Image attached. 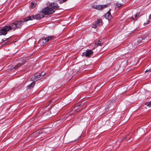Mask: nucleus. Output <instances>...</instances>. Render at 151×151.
I'll list each match as a JSON object with an SVG mask.
<instances>
[{"instance_id": "obj_16", "label": "nucleus", "mask_w": 151, "mask_h": 151, "mask_svg": "<svg viewBox=\"0 0 151 151\" xmlns=\"http://www.w3.org/2000/svg\"><path fill=\"white\" fill-rule=\"evenodd\" d=\"M39 131L37 130V131L35 132H34L31 135V136H35V137H37V136H38L39 135Z\"/></svg>"}, {"instance_id": "obj_27", "label": "nucleus", "mask_w": 151, "mask_h": 151, "mask_svg": "<svg viewBox=\"0 0 151 151\" xmlns=\"http://www.w3.org/2000/svg\"><path fill=\"white\" fill-rule=\"evenodd\" d=\"M139 13H137L135 15V18H136L137 17V16L139 15Z\"/></svg>"}, {"instance_id": "obj_3", "label": "nucleus", "mask_w": 151, "mask_h": 151, "mask_svg": "<svg viewBox=\"0 0 151 151\" xmlns=\"http://www.w3.org/2000/svg\"><path fill=\"white\" fill-rule=\"evenodd\" d=\"M44 15L42 14H39L36 15H32L31 16H28L24 19V21H28L29 20H32L34 19L37 20H40L44 17Z\"/></svg>"}, {"instance_id": "obj_28", "label": "nucleus", "mask_w": 151, "mask_h": 151, "mask_svg": "<svg viewBox=\"0 0 151 151\" xmlns=\"http://www.w3.org/2000/svg\"><path fill=\"white\" fill-rule=\"evenodd\" d=\"M145 72H151V70L150 69H149L148 70L147 69V70L145 71Z\"/></svg>"}, {"instance_id": "obj_24", "label": "nucleus", "mask_w": 151, "mask_h": 151, "mask_svg": "<svg viewBox=\"0 0 151 151\" xmlns=\"http://www.w3.org/2000/svg\"><path fill=\"white\" fill-rule=\"evenodd\" d=\"M150 21L149 20L148 21L147 23H144V25L145 26L146 25L148 24L150 22Z\"/></svg>"}, {"instance_id": "obj_22", "label": "nucleus", "mask_w": 151, "mask_h": 151, "mask_svg": "<svg viewBox=\"0 0 151 151\" xmlns=\"http://www.w3.org/2000/svg\"><path fill=\"white\" fill-rule=\"evenodd\" d=\"M34 86H27V88L29 89L32 88H33Z\"/></svg>"}, {"instance_id": "obj_2", "label": "nucleus", "mask_w": 151, "mask_h": 151, "mask_svg": "<svg viewBox=\"0 0 151 151\" xmlns=\"http://www.w3.org/2000/svg\"><path fill=\"white\" fill-rule=\"evenodd\" d=\"M45 74L46 73L44 72L41 73H35L34 74V76L31 79L33 81L29 85H34L35 83V82H36L40 79L42 78L43 76L45 75Z\"/></svg>"}, {"instance_id": "obj_11", "label": "nucleus", "mask_w": 151, "mask_h": 151, "mask_svg": "<svg viewBox=\"0 0 151 151\" xmlns=\"http://www.w3.org/2000/svg\"><path fill=\"white\" fill-rule=\"evenodd\" d=\"M53 37V36H49L48 37L43 38L42 39H41L40 40V42H42V43H46L48 42L49 40L52 39Z\"/></svg>"}, {"instance_id": "obj_6", "label": "nucleus", "mask_w": 151, "mask_h": 151, "mask_svg": "<svg viewBox=\"0 0 151 151\" xmlns=\"http://www.w3.org/2000/svg\"><path fill=\"white\" fill-rule=\"evenodd\" d=\"M11 40L10 38H4L2 39L1 42H0V47H4L6 45L9 44L11 43Z\"/></svg>"}, {"instance_id": "obj_18", "label": "nucleus", "mask_w": 151, "mask_h": 151, "mask_svg": "<svg viewBox=\"0 0 151 151\" xmlns=\"http://www.w3.org/2000/svg\"><path fill=\"white\" fill-rule=\"evenodd\" d=\"M26 62V60L24 58H22L21 59V60L20 61V62L19 63L22 64V65L24 64Z\"/></svg>"}, {"instance_id": "obj_26", "label": "nucleus", "mask_w": 151, "mask_h": 151, "mask_svg": "<svg viewBox=\"0 0 151 151\" xmlns=\"http://www.w3.org/2000/svg\"><path fill=\"white\" fill-rule=\"evenodd\" d=\"M133 139V137H130V138H129L128 140L129 141V142H131L132 140Z\"/></svg>"}, {"instance_id": "obj_4", "label": "nucleus", "mask_w": 151, "mask_h": 151, "mask_svg": "<svg viewBox=\"0 0 151 151\" xmlns=\"http://www.w3.org/2000/svg\"><path fill=\"white\" fill-rule=\"evenodd\" d=\"M55 11L51 8L47 6L44 8L41 11V12L45 15H48L53 14Z\"/></svg>"}, {"instance_id": "obj_8", "label": "nucleus", "mask_w": 151, "mask_h": 151, "mask_svg": "<svg viewBox=\"0 0 151 151\" xmlns=\"http://www.w3.org/2000/svg\"><path fill=\"white\" fill-rule=\"evenodd\" d=\"M106 106L105 111H107L109 109L112 110L114 108L113 103L109 101L108 102Z\"/></svg>"}, {"instance_id": "obj_23", "label": "nucleus", "mask_w": 151, "mask_h": 151, "mask_svg": "<svg viewBox=\"0 0 151 151\" xmlns=\"http://www.w3.org/2000/svg\"><path fill=\"white\" fill-rule=\"evenodd\" d=\"M60 3L64 2L67 0H58Z\"/></svg>"}, {"instance_id": "obj_20", "label": "nucleus", "mask_w": 151, "mask_h": 151, "mask_svg": "<svg viewBox=\"0 0 151 151\" xmlns=\"http://www.w3.org/2000/svg\"><path fill=\"white\" fill-rule=\"evenodd\" d=\"M36 5V3H34L33 2L31 3V7L32 8H35V7Z\"/></svg>"}, {"instance_id": "obj_30", "label": "nucleus", "mask_w": 151, "mask_h": 151, "mask_svg": "<svg viewBox=\"0 0 151 151\" xmlns=\"http://www.w3.org/2000/svg\"><path fill=\"white\" fill-rule=\"evenodd\" d=\"M117 5V6H120V5L119 6V5Z\"/></svg>"}, {"instance_id": "obj_12", "label": "nucleus", "mask_w": 151, "mask_h": 151, "mask_svg": "<svg viewBox=\"0 0 151 151\" xmlns=\"http://www.w3.org/2000/svg\"><path fill=\"white\" fill-rule=\"evenodd\" d=\"M110 10L111 9H110L109 11L105 14V18L109 21L111 20L112 17L110 12Z\"/></svg>"}, {"instance_id": "obj_9", "label": "nucleus", "mask_w": 151, "mask_h": 151, "mask_svg": "<svg viewBox=\"0 0 151 151\" xmlns=\"http://www.w3.org/2000/svg\"><path fill=\"white\" fill-rule=\"evenodd\" d=\"M86 53L83 52V55H85L86 57H90L91 55H93V52L91 50L87 49L86 50Z\"/></svg>"}, {"instance_id": "obj_7", "label": "nucleus", "mask_w": 151, "mask_h": 151, "mask_svg": "<svg viewBox=\"0 0 151 151\" xmlns=\"http://www.w3.org/2000/svg\"><path fill=\"white\" fill-rule=\"evenodd\" d=\"M109 5L108 4H107L106 5H97L96 6L94 5L92 6V7L96 9L97 10H102V9L108 7L109 6Z\"/></svg>"}, {"instance_id": "obj_29", "label": "nucleus", "mask_w": 151, "mask_h": 151, "mask_svg": "<svg viewBox=\"0 0 151 151\" xmlns=\"http://www.w3.org/2000/svg\"><path fill=\"white\" fill-rule=\"evenodd\" d=\"M127 138V137H125L124 138H123L121 139L122 141H123L125 139Z\"/></svg>"}, {"instance_id": "obj_17", "label": "nucleus", "mask_w": 151, "mask_h": 151, "mask_svg": "<svg viewBox=\"0 0 151 151\" xmlns=\"http://www.w3.org/2000/svg\"><path fill=\"white\" fill-rule=\"evenodd\" d=\"M97 21L95 23L98 26L101 25L102 24V20L98 19H97Z\"/></svg>"}, {"instance_id": "obj_31", "label": "nucleus", "mask_w": 151, "mask_h": 151, "mask_svg": "<svg viewBox=\"0 0 151 151\" xmlns=\"http://www.w3.org/2000/svg\"><path fill=\"white\" fill-rule=\"evenodd\" d=\"M151 15V14H150V16H149V17H150V16Z\"/></svg>"}, {"instance_id": "obj_13", "label": "nucleus", "mask_w": 151, "mask_h": 151, "mask_svg": "<svg viewBox=\"0 0 151 151\" xmlns=\"http://www.w3.org/2000/svg\"><path fill=\"white\" fill-rule=\"evenodd\" d=\"M49 5L51 7V8L53 9H57L59 7L58 4L56 3H52L50 4Z\"/></svg>"}, {"instance_id": "obj_15", "label": "nucleus", "mask_w": 151, "mask_h": 151, "mask_svg": "<svg viewBox=\"0 0 151 151\" xmlns=\"http://www.w3.org/2000/svg\"><path fill=\"white\" fill-rule=\"evenodd\" d=\"M22 65V64L19 63L17 65L15 66H13L11 67V69H17L19 67Z\"/></svg>"}, {"instance_id": "obj_19", "label": "nucleus", "mask_w": 151, "mask_h": 151, "mask_svg": "<svg viewBox=\"0 0 151 151\" xmlns=\"http://www.w3.org/2000/svg\"><path fill=\"white\" fill-rule=\"evenodd\" d=\"M96 44L98 46H101L102 45L103 43H101V41L100 40H98L96 42Z\"/></svg>"}, {"instance_id": "obj_25", "label": "nucleus", "mask_w": 151, "mask_h": 151, "mask_svg": "<svg viewBox=\"0 0 151 151\" xmlns=\"http://www.w3.org/2000/svg\"><path fill=\"white\" fill-rule=\"evenodd\" d=\"M96 25H97V24H93L92 25V27L93 28H96Z\"/></svg>"}, {"instance_id": "obj_21", "label": "nucleus", "mask_w": 151, "mask_h": 151, "mask_svg": "<svg viewBox=\"0 0 151 151\" xmlns=\"http://www.w3.org/2000/svg\"><path fill=\"white\" fill-rule=\"evenodd\" d=\"M145 104L147 106L150 108L151 105V102H147L145 103Z\"/></svg>"}, {"instance_id": "obj_10", "label": "nucleus", "mask_w": 151, "mask_h": 151, "mask_svg": "<svg viewBox=\"0 0 151 151\" xmlns=\"http://www.w3.org/2000/svg\"><path fill=\"white\" fill-rule=\"evenodd\" d=\"M148 37L149 35H147L146 36H145L144 37V38H139L137 41L135 42V43H134V45L136 46L137 45H141V44L142 42H141L142 40L145 39V38H147V37Z\"/></svg>"}, {"instance_id": "obj_5", "label": "nucleus", "mask_w": 151, "mask_h": 151, "mask_svg": "<svg viewBox=\"0 0 151 151\" xmlns=\"http://www.w3.org/2000/svg\"><path fill=\"white\" fill-rule=\"evenodd\" d=\"M12 29V27L9 26L4 27L0 29V36L1 35H5L7 33V32Z\"/></svg>"}, {"instance_id": "obj_14", "label": "nucleus", "mask_w": 151, "mask_h": 151, "mask_svg": "<svg viewBox=\"0 0 151 151\" xmlns=\"http://www.w3.org/2000/svg\"><path fill=\"white\" fill-rule=\"evenodd\" d=\"M83 106L82 105H78L75 108V110L77 112H80L83 109Z\"/></svg>"}, {"instance_id": "obj_32", "label": "nucleus", "mask_w": 151, "mask_h": 151, "mask_svg": "<svg viewBox=\"0 0 151 151\" xmlns=\"http://www.w3.org/2000/svg\"><path fill=\"white\" fill-rule=\"evenodd\" d=\"M96 89V87L95 88V89Z\"/></svg>"}, {"instance_id": "obj_1", "label": "nucleus", "mask_w": 151, "mask_h": 151, "mask_svg": "<svg viewBox=\"0 0 151 151\" xmlns=\"http://www.w3.org/2000/svg\"><path fill=\"white\" fill-rule=\"evenodd\" d=\"M24 18L22 19V20H19L15 21L13 23H12L11 24L12 26H9L12 27V29L9 31L11 30L12 28L14 29L20 28L23 24V23L24 22H26L24 21ZM4 26V27L7 26Z\"/></svg>"}]
</instances>
